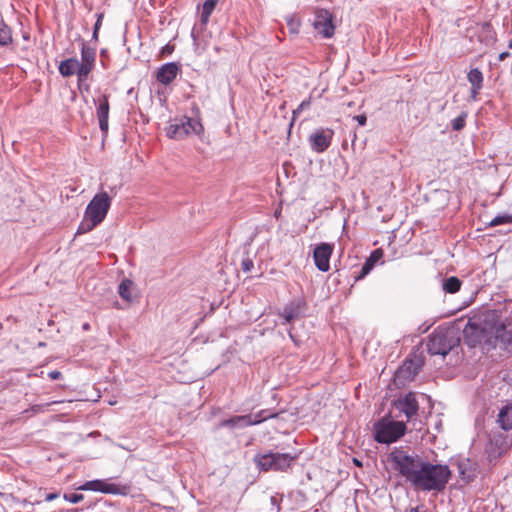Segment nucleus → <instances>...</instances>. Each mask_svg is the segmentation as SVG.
Instances as JSON below:
<instances>
[{
  "label": "nucleus",
  "instance_id": "nucleus-11",
  "mask_svg": "<svg viewBox=\"0 0 512 512\" xmlns=\"http://www.w3.org/2000/svg\"><path fill=\"white\" fill-rule=\"evenodd\" d=\"M333 136L334 131L332 129H316L308 138L311 149L316 153H323L331 145Z\"/></svg>",
  "mask_w": 512,
  "mask_h": 512
},
{
  "label": "nucleus",
  "instance_id": "nucleus-45",
  "mask_svg": "<svg viewBox=\"0 0 512 512\" xmlns=\"http://www.w3.org/2000/svg\"><path fill=\"white\" fill-rule=\"evenodd\" d=\"M171 51H172V48L169 45L165 46L163 49V53H166V52L170 53Z\"/></svg>",
  "mask_w": 512,
  "mask_h": 512
},
{
  "label": "nucleus",
  "instance_id": "nucleus-51",
  "mask_svg": "<svg viewBox=\"0 0 512 512\" xmlns=\"http://www.w3.org/2000/svg\"><path fill=\"white\" fill-rule=\"evenodd\" d=\"M69 512H78V509H70Z\"/></svg>",
  "mask_w": 512,
  "mask_h": 512
},
{
  "label": "nucleus",
  "instance_id": "nucleus-2",
  "mask_svg": "<svg viewBox=\"0 0 512 512\" xmlns=\"http://www.w3.org/2000/svg\"><path fill=\"white\" fill-rule=\"evenodd\" d=\"M460 344L459 332L453 327H437L428 337L427 351L431 355L446 356Z\"/></svg>",
  "mask_w": 512,
  "mask_h": 512
},
{
  "label": "nucleus",
  "instance_id": "nucleus-28",
  "mask_svg": "<svg viewBox=\"0 0 512 512\" xmlns=\"http://www.w3.org/2000/svg\"><path fill=\"white\" fill-rule=\"evenodd\" d=\"M12 43L10 27L0 18V46H7Z\"/></svg>",
  "mask_w": 512,
  "mask_h": 512
},
{
  "label": "nucleus",
  "instance_id": "nucleus-39",
  "mask_svg": "<svg viewBox=\"0 0 512 512\" xmlns=\"http://www.w3.org/2000/svg\"><path fill=\"white\" fill-rule=\"evenodd\" d=\"M48 377L52 380H58L62 377V374L60 371L54 370L48 373Z\"/></svg>",
  "mask_w": 512,
  "mask_h": 512
},
{
  "label": "nucleus",
  "instance_id": "nucleus-29",
  "mask_svg": "<svg viewBox=\"0 0 512 512\" xmlns=\"http://www.w3.org/2000/svg\"><path fill=\"white\" fill-rule=\"evenodd\" d=\"M420 369L421 364L419 363V361L407 360L402 366L400 372L404 373L405 371H408L409 374L416 375L420 371Z\"/></svg>",
  "mask_w": 512,
  "mask_h": 512
},
{
  "label": "nucleus",
  "instance_id": "nucleus-49",
  "mask_svg": "<svg viewBox=\"0 0 512 512\" xmlns=\"http://www.w3.org/2000/svg\"><path fill=\"white\" fill-rule=\"evenodd\" d=\"M508 53H501L499 58L500 60H503L506 56H507Z\"/></svg>",
  "mask_w": 512,
  "mask_h": 512
},
{
  "label": "nucleus",
  "instance_id": "nucleus-38",
  "mask_svg": "<svg viewBox=\"0 0 512 512\" xmlns=\"http://www.w3.org/2000/svg\"><path fill=\"white\" fill-rule=\"evenodd\" d=\"M271 505L273 506L274 511L278 512L280 510L278 498L276 496H272L270 498Z\"/></svg>",
  "mask_w": 512,
  "mask_h": 512
},
{
  "label": "nucleus",
  "instance_id": "nucleus-1",
  "mask_svg": "<svg viewBox=\"0 0 512 512\" xmlns=\"http://www.w3.org/2000/svg\"><path fill=\"white\" fill-rule=\"evenodd\" d=\"M388 458L393 471L416 491L440 493L452 476L448 465L433 464L403 448H394Z\"/></svg>",
  "mask_w": 512,
  "mask_h": 512
},
{
  "label": "nucleus",
  "instance_id": "nucleus-15",
  "mask_svg": "<svg viewBox=\"0 0 512 512\" xmlns=\"http://www.w3.org/2000/svg\"><path fill=\"white\" fill-rule=\"evenodd\" d=\"M93 102L96 105V115L99 122V128L101 132L106 135L109 129L108 120L110 111L108 95L100 94L97 98L93 99Z\"/></svg>",
  "mask_w": 512,
  "mask_h": 512
},
{
  "label": "nucleus",
  "instance_id": "nucleus-46",
  "mask_svg": "<svg viewBox=\"0 0 512 512\" xmlns=\"http://www.w3.org/2000/svg\"><path fill=\"white\" fill-rule=\"evenodd\" d=\"M82 328H83V330L88 331L90 329V324L89 323H84L82 325Z\"/></svg>",
  "mask_w": 512,
  "mask_h": 512
},
{
  "label": "nucleus",
  "instance_id": "nucleus-12",
  "mask_svg": "<svg viewBox=\"0 0 512 512\" xmlns=\"http://www.w3.org/2000/svg\"><path fill=\"white\" fill-rule=\"evenodd\" d=\"M394 406L406 417L408 422H411L414 417L418 415L419 403L414 392H409L404 396L399 397L394 402Z\"/></svg>",
  "mask_w": 512,
  "mask_h": 512
},
{
  "label": "nucleus",
  "instance_id": "nucleus-43",
  "mask_svg": "<svg viewBox=\"0 0 512 512\" xmlns=\"http://www.w3.org/2000/svg\"><path fill=\"white\" fill-rule=\"evenodd\" d=\"M98 35H99V31L93 30V33H92V39H91V42H94V44H93V45H96V46H97V42H98Z\"/></svg>",
  "mask_w": 512,
  "mask_h": 512
},
{
  "label": "nucleus",
  "instance_id": "nucleus-25",
  "mask_svg": "<svg viewBox=\"0 0 512 512\" xmlns=\"http://www.w3.org/2000/svg\"><path fill=\"white\" fill-rule=\"evenodd\" d=\"M218 0H206L203 3L201 14H200V22L202 25H207L209 22L210 16L214 11Z\"/></svg>",
  "mask_w": 512,
  "mask_h": 512
},
{
  "label": "nucleus",
  "instance_id": "nucleus-48",
  "mask_svg": "<svg viewBox=\"0 0 512 512\" xmlns=\"http://www.w3.org/2000/svg\"><path fill=\"white\" fill-rule=\"evenodd\" d=\"M39 503H40L39 501H36V502H34V503H31V502L27 501L26 499H25V500H23V504H24V505H25V504H31V505H34V504H39Z\"/></svg>",
  "mask_w": 512,
  "mask_h": 512
},
{
  "label": "nucleus",
  "instance_id": "nucleus-18",
  "mask_svg": "<svg viewBox=\"0 0 512 512\" xmlns=\"http://www.w3.org/2000/svg\"><path fill=\"white\" fill-rule=\"evenodd\" d=\"M467 80L471 84V99L476 100L483 87V73L478 68H473L468 72Z\"/></svg>",
  "mask_w": 512,
  "mask_h": 512
},
{
  "label": "nucleus",
  "instance_id": "nucleus-50",
  "mask_svg": "<svg viewBox=\"0 0 512 512\" xmlns=\"http://www.w3.org/2000/svg\"><path fill=\"white\" fill-rule=\"evenodd\" d=\"M409 512H420L418 507L411 508Z\"/></svg>",
  "mask_w": 512,
  "mask_h": 512
},
{
  "label": "nucleus",
  "instance_id": "nucleus-4",
  "mask_svg": "<svg viewBox=\"0 0 512 512\" xmlns=\"http://www.w3.org/2000/svg\"><path fill=\"white\" fill-rule=\"evenodd\" d=\"M295 457L288 453H265L258 454L254 458L257 467L262 471H285L290 466Z\"/></svg>",
  "mask_w": 512,
  "mask_h": 512
},
{
  "label": "nucleus",
  "instance_id": "nucleus-27",
  "mask_svg": "<svg viewBox=\"0 0 512 512\" xmlns=\"http://www.w3.org/2000/svg\"><path fill=\"white\" fill-rule=\"evenodd\" d=\"M100 223L96 220H94L93 218H91L90 216H88L85 212H84V216H83V219L82 221L80 222L79 226H78V229H77V234H85V233H88L90 231H92L96 226H98Z\"/></svg>",
  "mask_w": 512,
  "mask_h": 512
},
{
  "label": "nucleus",
  "instance_id": "nucleus-33",
  "mask_svg": "<svg viewBox=\"0 0 512 512\" xmlns=\"http://www.w3.org/2000/svg\"><path fill=\"white\" fill-rule=\"evenodd\" d=\"M507 223H512V215H498L489 222V226L495 227Z\"/></svg>",
  "mask_w": 512,
  "mask_h": 512
},
{
  "label": "nucleus",
  "instance_id": "nucleus-20",
  "mask_svg": "<svg viewBox=\"0 0 512 512\" xmlns=\"http://www.w3.org/2000/svg\"><path fill=\"white\" fill-rule=\"evenodd\" d=\"M79 60L77 58H68L64 61H62L59 64V73L63 77H70L73 75H77V78L79 79Z\"/></svg>",
  "mask_w": 512,
  "mask_h": 512
},
{
  "label": "nucleus",
  "instance_id": "nucleus-23",
  "mask_svg": "<svg viewBox=\"0 0 512 512\" xmlns=\"http://www.w3.org/2000/svg\"><path fill=\"white\" fill-rule=\"evenodd\" d=\"M497 422L505 431L512 429V402L500 409Z\"/></svg>",
  "mask_w": 512,
  "mask_h": 512
},
{
  "label": "nucleus",
  "instance_id": "nucleus-8",
  "mask_svg": "<svg viewBox=\"0 0 512 512\" xmlns=\"http://www.w3.org/2000/svg\"><path fill=\"white\" fill-rule=\"evenodd\" d=\"M111 203L112 198L107 192H99L89 202L85 209V213L101 223L105 219L111 207Z\"/></svg>",
  "mask_w": 512,
  "mask_h": 512
},
{
  "label": "nucleus",
  "instance_id": "nucleus-35",
  "mask_svg": "<svg viewBox=\"0 0 512 512\" xmlns=\"http://www.w3.org/2000/svg\"><path fill=\"white\" fill-rule=\"evenodd\" d=\"M253 267H254L253 261L249 257H246L242 260L241 268L244 272H246V273L250 272L253 269Z\"/></svg>",
  "mask_w": 512,
  "mask_h": 512
},
{
  "label": "nucleus",
  "instance_id": "nucleus-5",
  "mask_svg": "<svg viewBox=\"0 0 512 512\" xmlns=\"http://www.w3.org/2000/svg\"><path fill=\"white\" fill-rule=\"evenodd\" d=\"M77 490L127 496L130 493L131 486L129 484L113 483L111 479H95L86 481L77 487Z\"/></svg>",
  "mask_w": 512,
  "mask_h": 512
},
{
  "label": "nucleus",
  "instance_id": "nucleus-17",
  "mask_svg": "<svg viewBox=\"0 0 512 512\" xmlns=\"http://www.w3.org/2000/svg\"><path fill=\"white\" fill-rule=\"evenodd\" d=\"M180 72L179 65L175 62L165 63L156 72V79L164 85H169Z\"/></svg>",
  "mask_w": 512,
  "mask_h": 512
},
{
  "label": "nucleus",
  "instance_id": "nucleus-41",
  "mask_svg": "<svg viewBox=\"0 0 512 512\" xmlns=\"http://www.w3.org/2000/svg\"><path fill=\"white\" fill-rule=\"evenodd\" d=\"M58 497H59V493H57V492L48 493L45 496V501L50 502V501L57 499Z\"/></svg>",
  "mask_w": 512,
  "mask_h": 512
},
{
  "label": "nucleus",
  "instance_id": "nucleus-34",
  "mask_svg": "<svg viewBox=\"0 0 512 512\" xmlns=\"http://www.w3.org/2000/svg\"><path fill=\"white\" fill-rule=\"evenodd\" d=\"M64 500L70 503H79L84 499V495L80 493H65L63 495Z\"/></svg>",
  "mask_w": 512,
  "mask_h": 512
},
{
  "label": "nucleus",
  "instance_id": "nucleus-14",
  "mask_svg": "<svg viewBox=\"0 0 512 512\" xmlns=\"http://www.w3.org/2000/svg\"><path fill=\"white\" fill-rule=\"evenodd\" d=\"M334 245L326 242L318 244L313 251L315 266L322 272L330 269V258L333 253Z\"/></svg>",
  "mask_w": 512,
  "mask_h": 512
},
{
  "label": "nucleus",
  "instance_id": "nucleus-9",
  "mask_svg": "<svg viewBox=\"0 0 512 512\" xmlns=\"http://www.w3.org/2000/svg\"><path fill=\"white\" fill-rule=\"evenodd\" d=\"M202 130L203 126L198 120L190 117H183L179 120V123L170 125L167 134L170 138L182 139L191 133L200 134Z\"/></svg>",
  "mask_w": 512,
  "mask_h": 512
},
{
  "label": "nucleus",
  "instance_id": "nucleus-21",
  "mask_svg": "<svg viewBox=\"0 0 512 512\" xmlns=\"http://www.w3.org/2000/svg\"><path fill=\"white\" fill-rule=\"evenodd\" d=\"M383 257V250L382 249H375L372 251L370 256L366 259L364 262L361 272L359 276L356 277L357 280L364 278L366 275H368L371 270L374 268L375 264Z\"/></svg>",
  "mask_w": 512,
  "mask_h": 512
},
{
  "label": "nucleus",
  "instance_id": "nucleus-47",
  "mask_svg": "<svg viewBox=\"0 0 512 512\" xmlns=\"http://www.w3.org/2000/svg\"><path fill=\"white\" fill-rule=\"evenodd\" d=\"M353 462H354L355 465H357L359 467L362 466V463L358 459H356V458L353 459Z\"/></svg>",
  "mask_w": 512,
  "mask_h": 512
},
{
  "label": "nucleus",
  "instance_id": "nucleus-24",
  "mask_svg": "<svg viewBox=\"0 0 512 512\" xmlns=\"http://www.w3.org/2000/svg\"><path fill=\"white\" fill-rule=\"evenodd\" d=\"M134 290L135 285L130 279H123L118 286V293L120 297L127 302L132 301Z\"/></svg>",
  "mask_w": 512,
  "mask_h": 512
},
{
  "label": "nucleus",
  "instance_id": "nucleus-37",
  "mask_svg": "<svg viewBox=\"0 0 512 512\" xmlns=\"http://www.w3.org/2000/svg\"><path fill=\"white\" fill-rule=\"evenodd\" d=\"M249 415H250V422H251L250 426L258 425V424L264 422V419H262V415L260 414V412H257L254 415H251V414H249Z\"/></svg>",
  "mask_w": 512,
  "mask_h": 512
},
{
  "label": "nucleus",
  "instance_id": "nucleus-31",
  "mask_svg": "<svg viewBox=\"0 0 512 512\" xmlns=\"http://www.w3.org/2000/svg\"><path fill=\"white\" fill-rule=\"evenodd\" d=\"M467 113L462 112L458 117L452 120L451 127L454 131H460L465 127Z\"/></svg>",
  "mask_w": 512,
  "mask_h": 512
},
{
  "label": "nucleus",
  "instance_id": "nucleus-13",
  "mask_svg": "<svg viewBox=\"0 0 512 512\" xmlns=\"http://www.w3.org/2000/svg\"><path fill=\"white\" fill-rule=\"evenodd\" d=\"M313 26L324 38H330L334 34L335 27L332 23V15L326 9H319L315 12Z\"/></svg>",
  "mask_w": 512,
  "mask_h": 512
},
{
  "label": "nucleus",
  "instance_id": "nucleus-36",
  "mask_svg": "<svg viewBox=\"0 0 512 512\" xmlns=\"http://www.w3.org/2000/svg\"><path fill=\"white\" fill-rule=\"evenodd\" d=\"M259 412L262 415V419H264V421L276 418L278 416V413L274 412L271 409H262Z\"/></svg>",
  "mask_w": 512,
  "mask_h": 512
},
{
  "label": "nucleus",
  "instance_id": "nucleus-42",
  "mask_svg": "<svg viewBox=\"0 0 512 512\" xmlns=\"http://www.w3.org/2000/svg\"><path fill=\"white\" fill-rule=\"evenodd\" d=\"M102 18H103L102 14H99L93 30L99 31L101 24H102Z\"/></svg>",
  "mask_w": 512,
  "mask_h": 512
},
{
  "label": "nucleus",
  "instance_id": "nucleus-19",
  "mask_svg": "<svg viewBox=\"0 0 512 512\" xmlns=\"http://www.w3.org/2000/svg\"><path fill=\"white\" fill-rule=\"evenodd\" d=\"M250 415H238L229 419L220 421L217 425L218 428H245L250 426Z\"/></svg>",
  "mask_w": 512,
  "mask_h": 512
},
{
  "label": "nucleus",
  "instance_id": "nucleus-22",
  "mask_svg": "<svg viewBox=\"0 0 512 512\" xmlns=\"http://www.w3.org/2000/svg\"><path fill=\"white\" fill-rule=\"evenodd\" d=\"M458 469L461 479L465 482L472 481L477 475V470L469 459L460 461L458 464Z\"/></svg>",
  "mask_w": 512,
  "mask_h": 512
},
{
  "label": "nucleus",
  "instance_id": "nucleus-16",
  "mask_svg": "<svg viewBox=\"0 0 512 512\" xmlns=\"http://www.w3.org/2000/svg\"><path fill=\"white\" fill-rule=\"evenodd\" d=\"M305 310V301L303 299H295L285 305L280 312V316L284 319L285 323H291L299 319Z\"/></svg>",
  "mask_w": 512,
  "mask_h": 512
},
{
  "label": "nucleus",
  "instance_id": "nucleus-10",
  "mask_svg": "<svg viewBox=\"0 0 512 512\" xmlns=\"http://www.w3.org/2000/svg\"><path fill=\"white\" fill-rule=\"evenodd\" d=\"M490 343L489 348L508 349L512 346V333L507 330L503 323L498 321L492 322L490 325Z\"/></svg>",
  "mask_w": 512,
  "mask_h": 512
},
{
  "label": "nucleus",
  "instance_id": "nucleus-30",
  "mask_svg": "<svg viewBox=\"0 0 512 512\" xmlns=\"http://www.w3.org/2000/svg\"><path fill=\"white\" fill-rule=\"evenodd\" d=\"M286 23L291 34H298L301 26L300 20L295 15H288Z\"/></svg>",
  "mask_w": 512,
  "mask_h": 512
},
{
  "label": "nucleus",
  "instance_id": "nucleus-7",
  "mask_svg": "<svg viewBox=\"0 0 512 512\" xmlns=\"http://www.w3.org/2000/svg\"><path fill=\"white\" fill-rule=\"evenodd\" d=\"M81 61H79V83L86 81L89 74L95 68L96 62V45H92L83 39H79Z\"/></svg>",
  "mask_w": 512,
  "mask_h": 512
},
{
  "label": "nucleus",
  "instance_id": "nucleus-6",
  "mask_svg": "<svg viewBox=\"0 0 512 512\" xmlns=\"http://www.w3.org/2000/svg\"><path fill=\"white\" fill-rule=\"evenodd\" d=\"M490 325L491 323H488L487 321L483 324L469 321L463 331L465 342L470 347L483 345V347L489 348L491 334Z\"/></svg>",
  "mask_w": 512,
  "mask_h": 512
},
{
  "label": "nucleus",
  "instance_id": "nucleus-26",
  "mask_svg": "<svg viewBox=\"0 0 512 512\" xmlns=\"http://www.w3.org/2000/svg\"><path fill=\"white\" fill-rule=\"evenodd\" d=\"M462 282L456 276H450L443 280L442 288L446 293L454 294L461 288Z\"/></svg>",
  "mask_w": 512,
  "mask_h": 512
},
{
  "label": "nucleus",
  "instance_id": "nucleus-32",
  "mask_svg": "<svg viewBox=\"0 0 512 512\" xmlns=\"http://www.w3.org/2000/svg\"><path fill=\"white\" fill-rule=\"evenodd\" d=\"M480 31L484 35L485 40L487 42L492 41L494 39V31L493 27L490 23L485 22L480 25Z\"/></svg>",
  "mask_w": 512,
  "mask_h": 512
},
{
  "label": "nucleus",
  "instance_id": "nucleus-3",
  "mask_svg": "<svg viewBox=\"0 0 512 512\" xmlns=\"http://www.w3.org/2000/svg\"><path fill=\"white\" fill-rule=\"evenodd\" d=\"M374 439L381 444H390L401 438L406 431L403 421H394L388 418L378 420L373 427Z\"/></svg>",
  "mask_w": 512,
  "mask_h": 512
},
{
  "label": "nucleus",
  "instance_id": "nucleus-40",
  "mask_svg": "<svg viewBox=\"0 0 512 512\" xmlns=\"http://www.w3.org/2000/svg\"><path fill=\"white\" fill-rule=\"evenodd\" d=\"M310 105V100H304L302 101V103L299 105V107L297 108V110H295L293 113L294 115L297 114L299 111L305 109L306 107H308Z\"/></svg>",
  "mask_w": 512,
  "mask_h": 512
},
{
  "label": "nucleus",
  "instance_id": "nucleus-44",
  "mask_svg": "<svg viewBox=\"0 0 512 512\" xmlns=\"http://www.w3.org/2000/svg\"><path fill=\"white\" fill-rule=\"evenodd\" d=\"M356 119L360 125H365L366 117L364 115H359L356 117Z\"/></svg>",
  "mask_w": 512,
  "mask_h": 512
}]
</instances>
